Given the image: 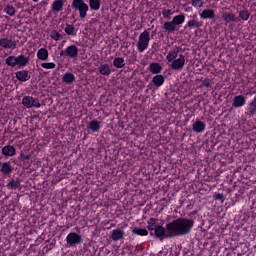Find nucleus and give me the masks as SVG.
Masks as SVG:
<instances>
[{"label": "nucleus", "instance_id": "nucleus-18", "mask_svg": "<svg viewBox=\"0 0 256 256\" xmlns=\"http://www.w3.org/2000/svg\"><path fill=\"white\" fill-rule=\"evenodd\" d=\"M62 82L66 83V85H72V83H75V75L71 72H66L62 77Z\"/></svg>", "mask_w": 256, "mask_h": 256}, {"label": "nucleus", "instance_id": "nucleus-46", "mask_svg": "<svg viewBox=\"0 0 256 256\" xmlns=\"http://www.w3.org/2000/svg\"><path fill=\"white\" fill-rule=\"evenodd\" d=\"M32 107H36L37 109H39V107H41V103H39V100H35V98H33Z\"/></svg>", "mask_w": 256, "mask_h": 256}, {"label": "nucleus", "instance_id": "nucleus-51", "mask_svg": "<svg viewBox=\"0 0 256 256\" xmlns=\"http://www.w3.org/2000/svg\"><path fill=\"white\" fill-rule=\"evenodd\" d=\"M67 13H71V9L68 8V9H67Z\"/></svg>", "mask_w": 256, "mask_h": 256}, {"label": "nucleus", "instance_id": "nucleus-14", "mask_svg": "<svg viewBox=\"0 0 256 256\" xmlns=\"http://www.w3.org/2000/svg\"><path fill=\"white\" fill-rule=\"evenodd\" d=\"M205 127V122L197 120L192 124V131H194V133H203V131H205Z\"/></svg>", "mask_w": 256, "mask_h": 256}, {"label": "nucleus", "instance_id": "nucleus-12", "mask_svg": "<svg viewBox=\"0 0 256 256\" xmlns=\"http://www.w3.org/2000/svg\"><path fill=\"white\" fill-rule=\"evenodd\" d=\"M247 103V98L243 95H238L233 98L232 107H243Z\"/></svg>", "mask_w": 256, "mask_h": 256}, {"label": "nucleus", "instance_id": "nucleus-13", "mask_svg": "<svg viewBox=\"0 0 256 256\" xmlns=\"http://www.w3.org/2000/svg\"><path fill=\"white\" fill-rule=\"evenodd\" d=\"M16 79L18 81H22V83H25V81H29L31 79V75L27 70H20L15 73Z\"/></svg>", "mask_w": 256, "mask_h": 256}, {"label": "nucleus", "instance_id": "nucleus-4", "mask_svg": "<svg viewBox=\"0 0 256 256\" xmlns=\"http://www.w3.org/2000/svg\"><path fill=\"white\" fill-rule=\"evenodd\" d=\"M66 243L69 245V247L81 245V243H83V236H81V234H77L76 232H71L66 237Z\"/></svg>", "mask_w": 256, "mask_h": 256}, {"label": "nucleus", "instance_id": "nucleus-43", "mask_svg": "<svg viewBox=\"0 0 256 256\" xmlns=\"http://www.w3.org/2000/svg\"><path fill=\"white\" fill-rule=\"evenodd\" d=\"M163 17H166V19H171V15H173V11L171 9L164 10L162 12Z\"/></svg>", "mask_w": 256, "mask_h": 256}, {"label": "nucleus", "instance_id": "nucleus-39", "mask_svg": "<svg viewBox=\"0 0 256 256\" xmlns=\"http://www.w3.org/2000/svg\"><path fill=\"white\" fill-rule=\"evenodd\" d=\"M50 37L51 39H53L54 41H61V39H63V35H61V33L57 32V30H53L50 33Z\"/></svg>", "mask_w": 256, "mask_h": 256}, {"label": "nucleus", "instance_id": "nucleus-10", "mask_svg": "<svg viewBox=\"0 0 256 256\" xmlns=\"http://www.w3.org/2000/svg\"><path fill=\"white\" fill-rule=\"evenodd\" d=\"M79 55V48L75 45H70L66 48V57L70 59H77Z\"/></svg>", "mask_w": 256, "mask_h": 256}, {"label": "nucleus", "instance_id": "nucleus-2", "mask_svg": "<svg viewBox=\"0 0 256 256\" xmlns=\"http://www.w3.org/2000/svg\"><path fill=\"white\" fill-rule=\"evenodd\" d=\"M71 8L74 11H78L80 19L87 17V11H89V5L85 3V0H73Z\"/></svg>", "mask_w": 256, "mask_h": 256}, {"label": "nucleus", "instance_id": "nucleus-30", "mask_svg": "<svg viewBox=\"0 0 256 256\" xmlns=\"http://www.w3.org/2000/svg\"><path fill=\"white\" fill-rule=\"evenodd\" d=\"M64 31L66 35H71L72 37H75V35H77V30L75 29V26L71 24H66Z\"/></svg>", "mask_w": 256, "mask_h": 256}, {"label": "nucleus", "instance_id": "nucleus-49", "mask_svg": "<svg viewBox=\"0 0 256 256\" xmlns=\"http://www.w3.org/2000/svg\"><path fill=\"white\" fill-rule=\"evenodd\" d=\"M193 215H197V210H194L188 214L189 217H193Z\"/></svg>", "mask_w": 256, "mask_h": 256}, {"label": "nucleus", "instance_id": "nucleus-34", "mask_svg": "<svg viewBox=\"0 0 256 256\" xmlns=\"http://www.w3.org/2000/svg\"><path fill=\"white\" fill-rule=\"evenodd\" d=\"M173 24L176 25H183V23H185V14H180L175 16L172 19Z\"/></svg>", "mask_w": 256, "mask_h": 256}, {"label": "nucleus", "instance_id": "nucleus-6", "mask_svg": "<svg viewBox=\"0 0 256 256\" xmlns=\"http://www.w3.org/2000/svg\"><path fill=\"white\" fill-rule=\"evenodd\" d=\"M154 232H150V235H155V237L157 239H160V241H163V239H167L165 236L167 234V228L161 226V225H158L156 226V228L153 230Z\"/></svg>", "mask_w": 256, "mask_h": 256}, {"label": "nucleus", "instance_id": "nucleus-3", "mask_svg": "<svg viewBox=\"0 0 256 256\" xmlns=\"http://www.w3.org/2000/svg\"><path fill=\"white\" fill-rule=\"evenodd\" d=\"M151 41V35L149 31L144 30L138 38V42L136 44L139 53H143L147 47H149V42Z\"/></svg>", "mask_w": 256, "mask_h": 256}, {"label": "nucleus", "instance_id": "nucleus-52", "mask_svg": "<svg viewBox=\"0 0 256 256\" xmlns=\"http://www.w3.org/2000/svg\"><path fill=\"white\" fill-rule=\"evenodd\" d=\"M32 1H34V3H37V1H39V0H32Z\"/></svg>", "mask_w": 256, "mask_h": 256}, {"label": "nucleus", "instance_id": "nucleus-9", "mask_svg": "<svg viewBox=\"0 0 256 256\" xmlns=\"http://www.w3.org/2000/svg\"><path fill=\"white\" fill-rule=\"evenodd\" d=\"M0 47H3V49H16L17 42H15L9 38H1L0 39Z\"/></svg>", "mask_w": 256, "mask_h": 256}, {"label": "nucleus", "instance_id": "nucleus-11", "mask_svg": "<svg viewBox=\"0 0 256 256\" xmlns=\"http://www.w3.org/2000/svg\"><path fill=\"white\" fill-rule=\"evenodd\" d=\"M125 238V231L121 229H114L110 235L112 241H121Z\"/></svg>", "mask_w": 256, "mask_h": 256}, {"label": "nucleus", "instance_id": "nucleus-29", "mask_svg": "<svg viewBox=\"0 0 256 256\" xmlns=\"http://www.w3.org/2000/svg\"><path fill=\"white\" fill-rule=\"evenodd\" d=\"M113 65L116 67V69H123V67H125V59L116 57L113 60Z\"/></svg>", "mask_w": 256, "mask_h": 256}, {"label": "nucleus", "instance_id": "nucleus-27", "mask_svg": "<svg viewBox=\"0 0 256 256\" xmlns=\"http://www.w3.org/2000/svg\"><path fill=\"white\" fill-rule=\"evenodd\" d=\"M222 18H223V21H225L226 23H231V22L235 23V21H237L235 14L229 13V12L224 13Z\"/></svg>", "mask_w": 256, "mask_h": 256}, {"label": "nucleus", "instance_id": "nucleus-40", "mask_svg": "<svg viewBox=\"0 0 256 256\" xmlns=\"http://www.w3.org/2000/svg\"><path fill=\"white\" fill-rule=\"evenodd\" d=\"M4 11L7 15H10V17H13V15H15L16 13L15 7H13L12 5H7L4 8Z\"/></svg>", "mask_w": 256, "mask_h": 256}, {"label": "nucleus", "instance_id": "nucleus-50", "mask_svg": "<svg viewBox=\"0 0 256 256\" xmlns=\"http://www.w3.org/2000/svg\"><path fill=\"white\" fill-rule=\"evenodd\" d=\"M174 51H177V55H179V53H181V48H179V47L176 46V47L174 48Z\"/></svg>", "mask_w": 256, "mask_h": 256}, {"label": "nucleus", "instance_id": "nucleus-20", "mask_svg": "<svg viewBox=\"0 0 256 256\" xmlns=\"http://www.w3.org/2000/svg\"><path fill=\"white\" fill-rule=\"evenodd\" d=\"M201 19H215V10L205 9L200 14Z\"/></svg>", "mask_w": 256, "mask_h": 256}, {"label": "nucleus", "instance_id": "nucleus-33", "mask_svg": "<svg viewBox=\"0 0 256 256\" xmlns=\"http://www.w3.org/2000/svg\"><path fill=\"white\" fill-rule=\"evenodd\" d=\"M6 187L7 189H19L21 187V182H19V180L11 179Z\"/></svg>", "mask_w": 256, "mask_h": 256}, {"label": "nucleus", "instance_id": "nucleus-44", "mask_svg": "<svg viewBox=\"0 0 256 256\" xmlns=\"http://www.w3.org/2000/svg\"><path fill=\"white\" fill-rule=\"evenodd\" d=\"M20 159L22 161H29L31 159V154L20 153Z\"/></svg>", "mask_w": 256, "mask_h": 256}, {"label": "nucleus", "instance_id": "nucleus-22", "mask_svg": "<svg viewBox=\"0 0 256 256\" xmlns=\"http://www.w3.org/2000/svg\"><path fill=\"white\" fill-rule=\"evenodd\" d=\"M152 83L155 87H161L165 83V77L161 74H157L152 78Z\"/></svg>", "mask_w": 256, "mask_h": 256}, {"label": "nucleus", "instance_id": "nucleus-53", "mask_svg": "<svg viewBox=\"0 0 256 256\" xmlns=\"http://www.w3.org/2000/svg\"><path fill=\"white\" fill-rule=\"evenodd\" d=\"M161 253H163L162 251L159 252V255H161Z\"/></svg>", "mask_w": 256, "mask_h": 256}, {"label": "nucleus", "instance_id": "nucleus-17", "mask_svg": "<svg viewBox=\"0 0 256 256\" xmlns=\"http://www.w3.org/2000/svg\"><path fill=\"white\" fill-rule=\"evenodd\" d=\"M149 71L150 73H153V75H159L161 71H163V66L157 62H153L149 65Z\"/></svg>", "mask_w": 256, "mask_h": 256}, {"label": "nucleus", "instance_id": "nucleus-26", "mask_svg": "<svg viewBox=\"0 0 256 256\" xmlns=\"http://www.w3.org/2000/svg\"><path fill=\"white\" fill-rule=\"evenodd\" d=\"M37 57L40 61H47V59H49V51L45 48H41L37 52Z\"/></svg>", "mask_w": 256, "mask_h": 256}, {"label": "nucleus", "instance_id": "nucleus-41", "mask_svg": "<svg viewBox=\"0 0 256 256\" xmlns=\"http://www.w3.org/2000/svg\"><path fill=\"white\" fill-rule=\"evenodd\" d=\"M213 198L215 199V201H221V203L225 202V196L221 193H215L213 195Z\"/></svg>", "mask_w": 256, "mask_h": 256}, {"label": "nucleus", "instance_id": "nucleus-1", "mask_svg": "<svg viewBox=\"0 0 256 256\" xmlns=\"http://www.w3.org/2000/svg\"><path fill=\"white\" fill-rule=\"evenodd\" d=\"M195 225L194 219L178 218L172 222L166 224L167 235L166 238L183 237L189 235L191 229Z\"/></svg>", "mask_w": 256, "mask_h": 256}, {"label": "nucleus", "instance_id": "nucleus-25", "mask_svg": "<svg viewBox=\"0 0 256 256\" xmlns=\"http://www.w3.org/2000/svg\"><path fill=\"white\" fill-rule=\"evenodd\" d=\"M163 29L166 31V33H175L177 31V27L173 23V21L165 22L163 25Z\"/></svg>", "mask_w": 256, "mask_h": 256}, {"label": "nucleus", "instance_id": "nucleus-16", "mask_svg": "<svg viewBox=\"0 0 256 256\" xmlns=\"http://www.w3.org/2000/svg\"><path fill=\"white\" fill-rule=\"evenodd\" d=\"M17 153V150L11 146V145H6L2 148V155L5 157H13Z\"/></svg>", "mask_w": 256, "mask_h": 256}, {"label": "nucleus", "instance_id": "nucleus-45", "mask_svg": "<svg viewBox=\"0 0 256 256\" xmlns=\"http://www.w3.org/2000/svg\"><path fill=\"white\" fill-rule=\"evenodd\" d=\"M192 6L193 7H203V1L202 0H192Z\"/></svg>", "mask_w": 256, "mask_h": 256}, {"label": "nucleus", "instance_id": "nucleus-5", "mask_svg": "<svg viewBox=\"0 0 256 256\" xmlns=\"http://www.w3.org/2000/svg\"><path fill=\"white\" fill-rule=\"evenodd\" d=\"M170 67L171 69H174V71H181V69L185 67V56L180 54L178 59L171 61Z\"/></svg>", "mask_w": 256, "mask_h": 256}, {"label": "nucleus", "instance_id": "nucleus-19", "mask_svg": "<svg viewBox=\"0 0 256 256\" xmlns=\"http://www.w3.org/2000/svg\"><path fill=\"white\" fill-rule=\"evenodd\" d=\"M16 62L19 67H27L29 65V57L21 54L16 57Z\"/></svg>", "mask_w": 256, "mask_h": 256}, {"label": "nucleus", "instance_id": "nucleus-48", "mask_svg": "<svg viewBox=\"0 0 256 256\" xmlns=\"http://www.w3.org/2000/svg\"><path fill=\"white\" fill-rule=\"evenodd\" d=\"M60 57H67V49L65 51L60 52Z\"/></svg>", "mask_w": 256, "mask_h": 256}, {"label": "nucleus", "instance_id": "nucleus-37", "mask_svg": "<svg viewBox=\"0 0 256 256\" xmlns=\"http://www.w3.org/2000/svg\"><path fill=\"white\" fill-rule=\"evenodd\" d=\"M239 17L242 19V21H248L249 17H251V13H249L247 10H240Z\"/></svg>", "mask_w": 256, "mask_h": 256}, {"label": "nucleus", "instance_id": "nucleus-38", "mask_svg": "<svg viewBox=\"0 0 256 256\" xmlns=\"http://www.w3.org/2000/svg\"><path fill=\"white\" fill-rule=\"evenodd\" d=\"M179 54H177V51L175 50H171L168 55L166 56V59L169 63H171L172 61H175L177 59V56Z\"/></svg>", "mask_w": 256, "mask_h": 256}, {"label": "nucleus", "instance_id": "nucleus-42", "mask_svg": "<svg viewBox=\"0 0 256 256\" xmlns=\"http://www.w3.org/2000/svg\"><path fill=\"white\" fill-rule=\"evenodd\" d=\"M41 67H43V69H55L56 65L53 62H48V63H42Z\"/></svg>", "mask_w": 256, "mask_h": 256}, {"label": "nucleus", "instance_id": "nucleus-35", "mask_svg": "<svg viewBox=\"0 0 256 256\" xmlns=\"http://www.w3.org/2000/svg\"><path fill=\"white\" fill-rule=\"evenodd\" d=\"M5 63L8 65V67H17V57L8 56L5 60Z\"/></svg>", "mask_w": 256, "mask_h": 256}, {"label": "nucleus", "instance_id": "nucleus-8", "mask_svg": "<svg viewBox=\"0 0 256 256\" xmlns=\"http://www.w3.org/2000/svg\"><path fill=\"white\" fill-rule=\"evenodd\" d=\"M245 115H246V117H249L250 119H251V117H255V115H256V96L246 107Z\"/></svg>", "mask_w": 256, "mask_h": 256}, {"label": "nucleus", "instance_id": "nucleus-28", "mask_svg": "<svg viewBox=\"0 0 256 256\" xmlns=\"http://www.w3.org/2000/svg\"><path fill=\"white\" fill-rule=\"evenodd\" d=\"M132 233L134 235H139L140 237H147L149 235V231H147V229H145V228H137V227H135L132 230Z\"/></svg>", "mask_w": 256, "mask_h": 256}, {"label": "nucleus", "instance_id": "nucleus-47", "mask_svg": "<svg viewBox=\"0 0 256 256\" xmlns=\"http://www.w3.org/2000/svg\"><path fill=\"white\" fill-rule=\"evenodd\" d=\"M202 85L204 87L209 88V87H211V82L209 81V79L206 78V79L203 80Z\"/></svg>", "mask_w": 256, "mask_h": 256}, {"label": "nucleus", "instance_id": "nucleus-31", "mask_svg": "<svg viewBox=\"0 0 256 256\" xmlns=\"http://www.w3.org/2000/svg\"><path fill=\"white\" fill-rule=\"evenodd\" d=\"M157 227H159V224L157 223V219L150 218L148 220V226H147L148 231H151V233H153V230L156 229Z\"/></svg>", "mask_w": 256, "mask_h": 256}, {"label": "nucleus", "instance_id": "nucleus-36", "mask_svg": "<svg viewBox=\"0 0 256 256\" xmlns=\"http://www.w3.org/2000/svg\"><path fill=\"white\" fill-rule=\"evenodd\" d=\"M89 5L93 11H99L101 8V2L99 0H89Z\"/></svg>", "mask_w": 256, "mask_h": 256}, {"label": "nucleus", "instance_id": "nucleus-24", "mask_svg": "<svg viewBox=\"0 0 256 256\" xmlns=\"http://www.w3.org/2000/svg\"><path fill=\"white\" fill-rule=\"evenodd\" d=\"M64 5H65V2H63V0H55L52 3V11H56V13H59V11H63Z\"/></svg>", "mask_w": 256, "mask_h": 256}, {"label": "nucleus", "instance_id": "nucleus-21", "mask_svg": "<svg viewBox=\"0 0 256 256\" xmlns=\"http://www.w3.org/2000/svg\"><path fill=\"white\" fill-rule=\"evenodd\" d=\"M98 70L101 75H105L106 77H109V75H111V66L109 64H101L98 67Z\"/></svg>", "mask_w": 256, "mask_h": 256}, {"label": "nucleus", "instance_id": "nucleus-7", "mask_svg": "<svg viewBox=\"0 0 256 256\" xmlns=\"http://www.w3.org/2000/svg\"><path fill=\"white\" fill-rule=\"evenodd\" d=\"M14 169L15 168L11 165V162H0V173H2V175L9 177V175L13 173Z\"/></svg>", "mask_w": 256, "mask_h": 256}, {"label": "nucleus", "instance_id": "nucleus-15", "mask_svg": "<svg viewBox=\"0 0 256 256\" xmlns=\"http://www.w3.org/2000/svg\"><path fill=\"white\" fill-rule=\"evenodd\" d=\"M87 129H90L92 133H99V131L101 130V122H99L98 120H92L88 122Z\"/></svg>", "mask_w": 256, "mask_h": 256}, {"label": "nucleus", "instance_id": "nucleus-32", "mask_svg": "<svg viewBox=\"0 0 256 256\" xmlns=\"http://www.w3.org/2000/svg\"><path fill=\"white\" fill-rule=\"evenodd\" d=\"M22 105H24V107H27V109H31V107H33V97L25 96L22 99Z\"/></svg>", "mask_w": 256, "mask_h": 256}, {"label": "nucleus", "instance_id": "nucleus-23", "mask_svg": "<svg viewBox=\"0 0 256 256\" xmlns=\"http://www.w3.org/2000/svg\"><path fill=\"white\" fill-rule=\"evenodd\" d=\"M187 27H189L190 29H199L200 27H203V22L197 21L194 16L192 20L188 21L185 29H187Z\"/></svg>", "mask_w": 256, "mask_h": 256}]
</instances>
